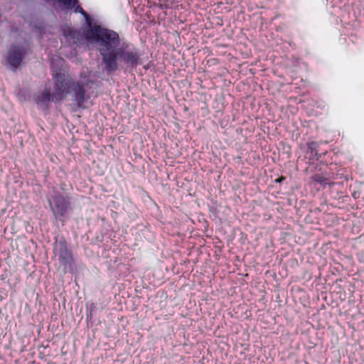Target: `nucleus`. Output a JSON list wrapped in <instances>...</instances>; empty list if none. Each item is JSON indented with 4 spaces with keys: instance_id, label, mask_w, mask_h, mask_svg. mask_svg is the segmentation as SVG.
I'll return each mask as SVG.
<instances>
[{
    "instance_id": "nucleus-9",
    "label": "nucleus",
    "mask_w": 364,
    "mask_h": 364,
    "mask_svg": "<svg viewBox=\"0 0 364 364\" xmlns=\"http://www.w3.org/2000/svg\"><path fill=\"white\" fill-rule=\"evenodd\" d=\"M318 143L316 141H311L307 144L308 151L306 154H309V160H318L321 155L318 154Z\"/></svg>"
},
{
    "instance_id": "nucleus-1",
    "label": "nucleus",
    "mask_w": 364,
    "mask_h": 364,
    "mask_svg": "<svg viewBox=\"0 0 364 364\" xmlns=\"http://www.w3.org/2000/svg\"><path fill=\"white\" fill-rule=\"evenodd\" d=\"M88 29L84 31L85 38L97 44V50L102 56L105 67L109 61H114V53L120 46V37L117 32L102 27L100 25H92V19L90 18Z\"/></svg>"
},
{
    "instance_id": "nucleus-6",
    "label": "nucleus",
    "mask_w": 364,
    "mask_h": 364,
    "mask_svg": "<svg viewBox=\"0 0 364 364\" xmlns=\"http://www.w3.org/2000/svg\"><path fill=\"white\" fill-rule=\"evenodd\" d=\"M58 257L60 264L63 267L65 272H73L75 266L71 252L67 248L64 242H60L58 252L56 254Z\"/></svg>"
},
{
    "instance_id": "nucleus-3",
    "label": "nucleus",
    "mask_w": 364,
    "mask_h": 364,
    "mask_svg": "<svg viewBox=\"0 0 364 364\" xmlns=\"http://www.w3.org/2000/svg\"><path fill=\"white\" fill-rule=\"evenodd\" d=\"M50 208L56 220L64 222L65 218L73 211L71 198L56 192L48 198Z\"/></svg>"
},
{
    "instance_id": "nucleus-8",
    "label": "nucleus",
    "mask_w": 364,
    "mask_h": 364,
    "mask_svg": "<svg viewBox=\"0 0 364 364\" xmlns=\"http://www.w3.org/2000/svg\"><path fill=\"white\" fill-rule=\"evenodd\" d=\"M52 95H50V90L46 89L41 93L36 99V102L41 107L46 109L48 107V103L50 102Z\"/></svg>"
},
{
    "instance_id": "nucleus-10",
    "label": "nucleus",
    "mask_w": 364,
    "mask_h": 364,
    "mask_svg": "<svg viewBox=\"0 0 364 364\" xmlns=\"http://www.w3.org/2000/svg\"><path fill=\"white\" fill-rule=\"evenodd\" d=\"M86 311L87 320L92 321L96 311V305L94 303L87 304Z\"/></svg>"
},
{
    "instance_id": "nucleus-12",
    "label": "nucleus",
    "mask_w": 364,
    "mask_h": 364,
    "mask_svg": "<svg viewBox=\"0 0 364 364\" xmlns=\"http://www.w3.org/2000/svg\"><path fill=\"white\" fill-rule=\"evenodd\" d=\"M76 33V31H73V30H71L68 32V36H71V37H74L75 36V34Z\"/></svg>"
},
{
    "instance_id": "nucleus-13",
    "label": "nucleus",
    "mask_w": 364,
    "mask_h": 364,
    "mask_svg": "<svg viewBox=\"0 0 364 364\" xmlns=\"http://www.w3.org/2000/svg\"><path fill=\"white\" fill-rule=\"evenodd\" d=\"M284 178L282 177V178H278V179L277 180V182H279V183H281V182H282V181H284Z\"/></svg>"
},
{
    "instance_id": "nucleus-5",
    "label": "nucleus",
    "mask_w": 364,
    "mask_h": 364,
    "mask_svg": "<svg viewBox=\"0 0 364 364\" xmlns=\"http://www.w3.org/2000/svg\"><path fill=\"white\" fill-rule=\"evenodd\" d=\"M87 84L81 81L75 82L72 80L70 92L73 100L75 102L77 107H83L84 103L90 99V96L85 93V86Z\"/></svg>"
},
{
    "instance_id": "nucleus-4",
    "label": "nucleus",
    "mask_w": 364,
    "mask_h": 364,
    "mask_svg": "<svg viewBox=\"0 0 364 364\" xmlns=\"http://www.w3.org/2000/svg\"><path fill=\"white\" fill-rule=\"evenodd\" d=\"M53 77L55 79V83L52 97L53 100L59 101L70 93L73 80H66L65 75L61 70H53Z\"/></svg>"
},
{
    "instance_id": "nucleus-2",
    "label": "nucleus",
    "mask_w": 364,
    "mask_h": 364,
    "mask_svg": "<svg viewBox=\"0 0 364 364\" xmlns=\"http://www.w3.org/2000/svg\"><path fill=\"white\" fill-rule=\"evenodd\" d=\"M115 58L114 61H109L104 70L107 73H112L117 71L120 63H123L128 67L136 68L140 61V55L137 49L129 48L127 45L120 46L114 53Z\"/></svg>"
},
{
    "instance_id": "nucleus-11",
    "label": "nucleus",
    "mask_w": 364,
    "mask_h": 364,
    "mask_svg": "<svg viewBox=\"0 0 364 364\" xmlns=\"http://www.w3.org/2000/svg\"><path fill=\"white\" fill-rule=\"evenodd\" d=\"M312 180L321 185H326L328 179L321 174H316L312 176Z\"/></svg>"
},
{
    "instance_id": "nucleus-7",
    "label": "nucleus",
    "mask_w": 364,
    "mask_h": 364,
    "mask_svg": "<svg viewBox=\"0 0 364 364\" xmlns=\"http://www.w3.org/2000/svg\"><path fill=\"white\" fill-rule=\"evenodd\" d=\"M25 55L26 50L23 46L13 45L10 47L7 63L13 70H15L20 65Z\"/></svg>"
}]
</instances>
